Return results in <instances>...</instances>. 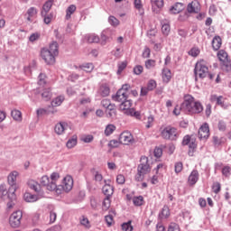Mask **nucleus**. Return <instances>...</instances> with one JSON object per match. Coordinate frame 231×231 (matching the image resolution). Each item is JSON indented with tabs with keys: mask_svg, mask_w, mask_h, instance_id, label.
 Returning a JSON list of instances; mask_svg holds the SVG:
<instances>
[{
	"mask_svg": "<svg viewBox=\"0 0 231 231\" xmlns=\"http://www.w3.org/2000/svg\"><path fill=\"white\" fill-rule=\"evenodd\" d=\"M129 89H131V85L125 84L119 88L116 95L112 96V100L114 102H119L120 111H125V115L127 116H134L137 120L142 118V115L139 111L134 110L133 107V100L127 99L129 97Z\"/></svg>",
	"mask_w": 231,
	"mask_h": 231,
	"instance_id": "1",
	"label": "nucleus"
},
{
	"mask_svg": "<svg viewBox=\"0 0 231 231\" xmlns=\"http://www.w3.org/2000/svg\"><path fill=\"white\" fill-rule=\"evenodd\" d=\"M180 109L188 115H199V113H203V104L199 100H196L194 97L186 95L184 96V101L181 103Z\"/></svg>",
	"mask_w": 231,
	"mask_h": 231,
	"instance_id": "2",
	"label": "nucleus"
},
{
	"mask_svg": "<svg viewBox=\"0 0 231 231\" xmlns=\"http://www.w3.org/2000/svg\"><path fill=\"white\" fill-rule=\"evenodd\" d=\"M57 55H59V43L57 42L51 43L49 49L43 48L41 51L42 59L49 65L55 64Z\"/></svg>",
	"mask_w": 231,
	"mask_h": 231,
	"instance_id": "3",
	"label": "nucleus"
},
{
	"mask_svg": "<svg viewBox=\"0 0 231 231\" xmlns=\"http://www.w3.org/2000/svg\"><path fill=\"white\" fill-rule=\"evenodd\" d=\"M208 75V67L207 66V61L205 60H200L197 61L194 68L195 80L198 81L199 79H206Z\"/></svg>",
	"mask_w": 231,
	"mask_h": 231,
	"instance_id": "4",
	"label": "nucleus"
},
{
	"mask_svg": "<svg viewBox=\"0 0 231 231\" xmlns=\"http://www.w3.org/2000/svg\"><path fill=\"white\" fill-rule=\"evenodd\" d=\"M18 176H19V172L17 171H11L7 176V183L8 185H10L9 196L10 198H12V199H17L15 192L17 191V177Z\"/></svg>",
	"mask_w": 231,
	"mask_h": 231,
	"instance_id": "5",
	"label": "nucleus"
},
{
	"mask_svg": "<svg viewBox=\"0 0 231 231\" xmlns=\"http://www.w3.org/2000/svg\"><path fill=\"white\" fill-rule=\"evenodd\" d=\"M161 136L163 140H170L171 142H176L180 138V133L176 127L168 125L161 132Z\"/></svg>",
	"mask_w": 231,
	"mask_h": 231,
	"instance_id": "6",
	"label": "nucleus"
},
{
	"mask_svg": "<svg viewBox=\"0 0 231 231\" xmlns=\"http://www.w3.org/2000/svg\"><path fill=\"white\" fill-rule=\"evenodd\" d=\"M72 189L73 178L71 176H67L63 179L61 185L56 184V189L54 190L58 194H62V192H69Z\"/></svg>",
	"mask_w": 231,
	"mask_h": 231,
	"instance_id": "7",
	"label": "nucleus"
},
{
	"mask_svg": "<svg viewBox=\"0 0 231 231\" xmlns=\"http://www.w3.org/2000/svg\"><path fill=\"white\" fill-rule=\"evenodd\" d=\"M23 219V211L17 210L12 213L9 217V225L12 228H19L21 226V221Z\"/></svg>",
	"mask_w": 231,
	"mask_h": 231,
	"instance_id": "8",
	"label": "nucleus"
},
{
	"mask_svg": "<svg viewBox=\"0 0 231 231\" xmlns=\"http://www.w3.org/2000/svg\"><path fill=\"white\" fill-rule=\"evenodd\" d=\"M137 171L144 175L151 172V166L149 165V159L147 157H141V163L138 165Z\"/></svg>",
	"mask_w": 231,
	"mask_h": 231,
	"instance_id": "9",
	"label": "nucleus"
},
{
	"mask_svg": "<svg viewBox=\"0 0 231 231\" xmlns=\"http://www.w3.org/2000/svg\"><path fill=\"white\" fill-rule=\"evenodd\" d=\"M40 187H46L47 190L53 191L57 189V183L51 182L50 177L44 175L40 180Z\"/></svg>",
	"mask_w": 231,
	"mask_h": 231,
	"instance_id": "10",
	"label": "nucleus"
},
{
	"mask_svg": "<svg viewBox=\"0 0 231 231\" xmlns=\"http://www.w3.org/2000/svg\"><path fill=\"white\" fill-rule=\"evenodd\" d=\"M119 143H123V145H129L131 143H134V137H133V134H131V132H123L119 135Z\"/></svg>",
	"mask_w": 231,
	"mask_h": 231,
	"instance_id": "11",
	"label": "nucleus"
},
{
	"mask_svg": "<svg viewBox=\"0 0 231 231\" xmlns=\"http://www.w3.org/2000/svg\"><path fill=\"white\" fill-rule=\"evenodd\" d=\"M208 136H210V128L208 124L205 123L199 129L198 137L199 140H208Z\"/></svg>",
	"mask_w": 231,
	"mask_h": 231,
	"instance_id": "12",
	"label": "nucleus"
},
{
	"mask_svg": "<svg viewBox=\"0 0 231 231\" xmlns=\"http://www.w3.org/2000/svg\"><path fill=\"white\" fill-rule=\"evenodd\" d=\"M103 194L106 196V201H107V205H109L110 201L109 199L111 196H113V193L115 192V189L113 186L107 184V180H105V185L103 186Z\"/></svg>",
	"mask_w": 231,
	"mask_h": 231,
	"instance_id": "13",
	"label": "nucleus"
},
{
	"mask_svg": "<svg viewBox=\"0 0 231 231\" xmlns=\"http://www.w3.org/2000/svg\"><path fill=\"white\" fill-rule=\"evenodd\" d=\"M199 180V172L198 171V170H193L188 178V185H189V187H194V185H196Z\"/></svg>",
	"mask_w": 231,
	"mask_h": 231,
	"instance_id": "14",
	"label": "nucleus"
},
{
	"mask_svg": "<svg viewBox=\"0 0 231 231\" xmlns=\"http://www.w3.org/2000/svg\"><path fill=\"white\" fill-rule=\"evenodd\" d=\"M153 14H160V10L163 8V0H150Z\"/></svg>",
	"mask_w": 231,
	"mask_h": 231,
	"instance_id": "15",
	"label": "nucleus"
},
{
	"mask_svg": "<svg viewBox=\"0 0 231 231\" xmlns=\"http://www.w3.org/2000/svg\"><path fill=\"white\" fill-rule=\"evenodd\" d=\"M182 145H189V149H196V147H198V144H196V139H192L189 134L183 137Z\"/></svg>",
	"mask_w": 231,
	"mask_h": 231,
	"instance_id": "16",
	"label": "nucleus"
},
{
	"mask_svg": "<svg viewBox=\"0 0 231 231\" xmlns=\"http://www.w3.org/2000/svg\"><path fill=\"white\" fill-rule=\"evenodd\" d=\"M183 10H185V5H183V3L177 2L170 7V14L176 15V14H180V12H183Z\"/></svg>",
	"mask_w": 231,
	"mask_h": 231,
	"instance_id": "17",
	"label": "nucleus"
},
{
	"mask_svg": "<svg viewBox=\"0 0 231 231\" xmlns=\"http://www.w3.org/2000/svg\"><path fill=\"white\" fill-rule=\"evenodd\" d=\"M66 129H68V123L66 122H60L54 127L56 134L59 135L64 134V131H66Z\"/></svg>",
	"mask_w": 231,
	"mask_h": 231,
	"instance_id": "18",
	"label": "nucleus"
},
{
	"mask_svg": "<svg viewBox=\"0 0 231 231\" xmlns=\"http://www.w3.org/2000/svg\"><path fill=\"white\" fill-rule=\"evenodd\" d=\"M0 194L2 196V198H8L9 201H15V199H12V197H10V189H8L6 188V184H1L0 185Z\"/></svg>",
	"mask_w": 231,
	"mask_h": 231,
	"instance_id": "19",
	"label": "nucleus"
},
{
	"mask_svg": "<svg viewBox=\"0 0 231 231\" xmlns=\"http://www.w3.org/2000/svg\"><path fill=\"white\" fill-rule=\"evenodd\" d=\"M187 10L189 14H198L199 12V2L193 1L188 5Z\"/></svg>",
	"mask_w": 231,
	"mask_h": 231,
	"instance_id": "20",
	"label": "nucleus"
},
{
	"mask_svg": "<svg viewBox=\"0 0 231 231\" xmlns=\"http://www.w3.org/2000/svg\"><path fill=\"white\" fill-rule=\"evenodd\" d=\"M23 199L26 203H35V201H39L40 198L38 195H33L30 192H26L23 195Z\"/></svg>",
	"mask_w": 231,
	"mask_h": 231,
	"instance_id": "21",
	"label": "nucleus"
},
{
	"mask_svg": "<svg viewBox=\"0 0 231 231\" xmlns=\"http://www.w3.org/2000/svg\"><path fill=\"white\" fill-rule=\"evenodd\" d=\"M27 185L32 189V190H34V192H37L38 194L41 192V184L34 180H29Z\"/></svg>",
	"mask_w": 231,
	"mask_h": 231,
	"instance_id": "22",
	"label": "nucleus"
},
{
	"mask_svg": "<svg viewBox=\"0 0 231 231\" xmlns=\"http://www.w3.org/2000/svg\"><path fill=\"white\" fill-rule=\"evenodd\" d=\"M76 69H82L83 71H86V73H91L93 69H95V66H93V63H85L82 65L75 66Z\"/></svg>",
	"mask_w": 231,
	"mask_h": 231,
	"instance_id": "23",
	"label": "nucleus"
},
{
	"mask_svg": "<svg viewBox=\"0 0 231 231\" xmlns=\"http://www.w3.org/2000/svg\"><path fill=\"white\" fill-rule=\"evenodd\" d=\"M38 14V11H37V8L35 7H30L28 10H27V21L28 23H32L33 21V17H35Z\"/></svg>",
	"mask_w": 231,
	"mask_h": 231,
	"instance_id": "24",
	"label": "nucleus"
},
{
	"mask_svg": "<svg viewBox=\"0 0 231 231\" xmlns=\"http://www.w3.org/2000/svg\"><path fill=\"white\" fill-rule=\"evenodd\" d=\"M41 95L44 102L51 100V97H53V93H51V88H44Z\"/></svg>",
	"mask_w": 231,
	"mask_h": 231,
	"instance_id": "25",
	"label": "nucleus"
},
{
	"mask_svg": "<svg viewBox=\"0 0 231 231\" xmlns=\"http://www.w3.org/2000/svg\"><path fill=\"white\" fill-rule=\"evenodd\" d=\"M221 44H223L220 36H215L212 40V48L215 51H217L219 48H221Z\"/></svg>",
	"mask_w": 231,
	"mask_h": 231,
	"instance_id": "26",
	"label": "nucleus"
},
{
	"mask_svg": "<svg viewBox=\"0 0 231 231\" xmlns=\"http://www.w3.org/2000/svg\"><path fill=\"white\" fill-rule=\"evenodd\" d=\"M51 6H53V0H49L45 2L44 5H42L41 15H45L46 14H48L50 10H51Z\"/></svg>",
	"mask_w": 231,
	"mask_h": 231,
	"instance_id": "27",
	"label": "nucleus"
},
{
	"mask_svg": "<svg viewBox=\"0 0 231 231\" xmlns=\"http://www.w3.org/2000/svg\"><path fill=\"white\" fill-rule=\"evenodd\" d=\"M171 79H172L171 69H162V82H164L165 84H169V82H171Z\"/></svg>",
	"mask_w": 231,
	"mask_h": 231,
	"instance_id": "28",
	"label": "nucleus"
},
{
	"mask_svg": "<svg viewBox=\"0 0 231 231\" xmlns=\"http://www.w3.org/2000/svg\"><path fill=\"white\" fill-rule=\"evenodd\" d=\"M110 93H111V88H109L107 85H102L99 88L98 94L100 95V97H109Z\"/></svg>",
	"mask_w": 231,
	"mask_h": 231,
	"instance_id": "29",
	"label": "nucleus"
},
{
	"mask_svg": "<svg viewBox=\"0 0 231 231\" xmlns=\"http://www.w3.org/2000/svg\"><path fill=\"white\" fill-rule=\"evenodd\" d=\"M64 100H65L64 96H58L57 97L52 99L51 104L52 107H59V106L62 105V102H64Z\"/></svg>",
	"mask_w": 231,
	"mask_h": 231,
	"instance_id": "30",
	"label": "nucleus"
},
{
	"mask_svg": "<svg viewBox=\"0 0 231 231\" xmlns=\"http://www.w3.org/2000/svg\"><path fill=\"white\" fill-rule=\"evenodd\" d=\"M226 143V138L225 137H217V136H213V145H215V147H219V145H223V143Z\"/></svg>",
	"mask_w": 231,
	"mask_h": 231,
	"instance_id": "31",
	"label": "nucleus"
},
{
	"mask_svg": "<svg viewBox=\"0 0 231 231\" xmlns=\"http://www.w3.org/2000/svg\"><path fill=\"white\" fill-rule=\"evenodd\" d=\"M217 58L220 62H226L228 60V53H226V51L224 50H220L217 52Z\"/></svg>",
	"mask_w": 231,
	"mask_h": 231,
	"instance_id": "32",
	"label": "nucleus"
},
{
	"mask_svg": "<svg viewBox=\"0 0 231 231\" xmlns=\"http://www.w3.org/2000/svg\"><path fill=\"white\" fill-rule=\"evenodd\" d=\"M212 100H216L217 106H220L223 109H226L228 106L225 105L223 102V97L222 96H212Z\"/></svg>",
	"mask_w": 231,
	"mask_h": 231,
	"instance_id": "33",
	"label": "nucleus"
},
{
	"mask_svg": "<svg viewBox=\"0 0 231 231\" xmlns=\"http://www.w3.org/2000/svg\"><path fill=\"white\" fill-rule=\"evenodd\" d=\"M11 116L17 122H21L23 120V114L17 109L11 111Z\"/></svg>",
	"mask_w": 231,
	"mask_h": 231,
	"instance_id": "34",
	"label": "nucleus"
},
{
	"mask_svg": "<svg viewBox=\"0 0 231 231\" xmlns=\"http://www.w3.org/2000/svg\"><path fill=\"white\" fill-rule=\"evenodd\" d=\"M85 39H86V41H88L90 43L100 42V38L97 34H87L85 36Z\"/></svg>",
	"mask_w": 231,
	"mask_h": 231,
	"instance_id": "35",
	"label": "nucleus"
},
{
	"mask_svg": "<svg viewBox=\"0 0 231 231\" xmlns=\"http://www.w3.org/2000/svg\"><path fill=\"white\" fill-rule=\"evenodd\" d=\"M134 207H142L143 205V196L140 195L133 198Z\"/></svg>",
	"mask_w": 231,
	"mask_h": 231,
	"instance_id": "36",
	"label": "nucleus"
},
{
	"mask_svg": "<svg viewBox=\"0 0 231 231\" xmlns=\"http://www.w3.org/2000/svg\"><path fill=\"white\" fill-rule=\"evenodd\" d=\"M77 10V6L75 5H69L66 10V19H71V14H75V11Z\"/></svg>",
	"mask_w": 231,
	"mask_h": 231,
	"instance_id": "37",
	"label": "nucleus"
},
{
	"mask_svg": "<svg viewBox=\"0 0 231 231\" xmlns=\"http://www.w3.org/2000/svg\"><path fill=\"white\" fill-rule=\"evenodd\" d=\"M116 129V126H115V125H107L105 129L106 136H111V134L115 133Z\"/></svg>",
	"mask_w": 231,
	"mask_h": 231,
	"instance_id": "38",
	"label": "nucleus"
},
{
	"mask_svg": "<svg viewBox=\"0 0 231 231\" xmlns=\"http://www.w3.org/2000/svg\"><path fill=\"white\" fill-rule=\"evenodd\" d=\"M162 32L163 35H169V33H171V25L162 22Z\"/></svg>",
	"mask_w": 231,
	"mask_h": 231,
	"instance_id": "39",
	"label": "nucleus"
},
{
	"mask_svg": "<svg viewBox=\"0 0 231 231\" xmlns=\"http://www.w3.org/2000/svg\"><path fill=\"white\" fill-rule=\"evenodd\" d=\"M222 176H224V178H230L231 176L230 166L226 165L222 168Z\"/></svg>",
	"mask_w": 231,
	"mask_h": 231,
	"instance_id": "40",
	"label": "nucleus"
},
{
	"mask_svg": "<svg viewBox=\"0 0 231 231\" xmlns=\"http://www.w3.org/2000/svg\"><path fill=\"white\" fill-rule=\"evenodd\" d=\"M144 66H145L146 69H152V68H156V60H147L144 62Z\"/></svg>",
	"mask_w": 231,
	"mask_h": 231,
	"instance_id": "41",
	"label": "nucleus"
},
{
	"mask_svg": "<svg viewBox=\"0 0 231 231\" xmlns=\"http://www.w3.org/2000/svg\"><path fill=\"white\" fill-rule=\"evenodd\" d=\"M42 17L43 18V22L45 24H50L51 23V20L53 19V14L45 13V14H42Z\"/></svg>",
	"mask_w": 231,
	"mask_h": 231,
	"instance_id": "42",
	"label": "nucleus"
},
{
	"mask_svg": "<svg viewBox=\"0 0 231 231\" xmlns=\"http://www.w3.org/2000/svg\"><path fill=\"white\" fill-rule=\"evenodd\" d=\"M77 145V136H73L71 139H69L67 142L68 149H73Z\"/></svg>",
	"mask_w": 231,
	"mask_h": 231,
	"instance_id": "43",
	"label": "nucleus"
},
{
	"mask_svg": "<svg viewBox=\"0 0 231 231\" xmlns=\"http://www.w3.org/2000/svg\"><path fill=\"white\" fill-rule=\"evenodd\" d=\"M111 41V38L107 35H106V32H103L101 33V44L102 46H106L107 42Z\"/></svg>",
	"mask_w": 231,
	"mask_h": 231,
	"instance_id": "44",
	"label": "nucleus"
},
{
	"mask_svg": "<svg viewBox=\"0 0 231 231\" xmlns=\"http://www.w3.org/2000/svg\"><path fill=\"white\" fill-rule=\"evenodd\" d=\"M217 129L221 133H225L226 131V123L223 120L218 121Z\"/></svg>",
	"mask_w": 231,
	"mask_h": 231,
	"instance_id": "45",
	"label": "nucleus"
},
{
	"mask_svg": "<svg viewBox=\"0 0 231 231\" xmlns=\"http://www.w3.org/2000/svg\"><path fill=\"white\" fill-rule=\"evenodd\" d=\"M156 86H157L156 80H154V79H150V80L148 81V84H147L146 88H147V89H149L150 91H154V89H156Z\"/></svg>",
	"mask_w": 231,
	"mask_h": 231,
	"instance_id": "46",
	"label": "nucleus"
},
{
	"mask_svg": "<svg viewBox=\"0 0 231 231\" xmlns=\"http://www.w3.org/2000/svg\"><path fill=\"white\" fill-rule=\"evenodd\" d=\"M199 53H200V51H199V48H198V47H193L189 51V55H190L191 57H198V55H199Z\"/></svg>",
	"mask_w": 231,
	"mask_h": 231,
	"instance_id": "47",
	"label": "nucleus"
},
{
	"mask_svg": "<svg viewBox=\"0 0 231 231\" xmlns=\"http://www.w3.org/2000/svg\"><path fill=\"white\" fill-rule=\"evenodd\" d=\"M134 6L139 12H142V10H143V5L142 4V0H134Z\"/></svg>",
	"mask_w": 231,
	"mask_h": 231,
	"instance_id": "48",
	"label": "nucleus"
},
{
	"mask_svg": "<svg viewBox=\"0 0 231 231\" xmlns=\"http://www.w3.org/2000/svg\"><path fill=\"white\" fill-rule=\"evenodd\" d=\"M117 75H122V71L127 68V63L125 61H123L117 65Z\"/></svg>",
	"mask_w": 231,
	"mask_h": 231,
	"instance_id": "49",
	"label": "nucleus"
},
{
	"mask_svg": "<svg viewBox=\"0 0 231 231\" xmlns=\"http://www.w3.org/2000/svg\"><path fill=\"white\" fill-rule=\"evenodd\" d=\"M105 222L106 223L107 226H112L115 220L113 219V215H106L105 216Z\"/></svg>",
	"mask_w": 231,
	"mask_h": 231,
	"instance_id": "50",
	"label": "nucleus"
},
{
	"mask_svg": "<svg viewBox=\"0 0 231 231\" xmlns=\"http://www.w3.org/2000/svg\"><path fill=\"white\" fill-rule=\"evenodd\" d=\"M108 23L111 26H118V24H120V22L115 16H109Z\"/></svg>",
	"mask_w": 231,
	"mask_h": 231,
	"instance_id": "51",
	"label": "nucleus"
},
{
	"mask_svg": "<svg viewBox=\"0 0 231 231\" xmlns=\"http://www.w3.org/2000/svg\"><path fill=\"white\" fill-rule=\"evenodd\" d=\"M38 84L39 86H44V84H46V74L41 73L38 76Z\"/></svg>",
	"mask_w": 231,
	"mask_h": 231,
	"instance_id": "52",
	"label": "nucleus"
},
{
	"mask_svg": "<svg viewBox=\"0 0 231 231\" xmlns=\"http://www.w3.org/2000/svg\"><path fill=\"white\" fill-rule=\"evenodd\" d=\"M212 190L215 194H219L221 192V183L215 182L212 186Z\"/></svg>",
	"mask_w": 231,
	"mask_h": 231,
	"instance_id": "53",
	"label": "nucleus"
},
{
	"mask_svg": "<svg viewBox=\"0 0 231 231\" xmlns=\"http://www.w3.org/2000/svg\"><path fill=\"white\" fill-rule=\"evenodd\" d=\"M122 230L124 231H133L134 230V227L133 226L131 225V221H128L126 223H124L122 225Z\"/></svg>",
	"mask_w": 231,
	"mask_h": 231,
	"instance_id": "54",
	"label": "nucleus"
},
{
	"mask_svg": "<svg viewBox=\"0 0 231 231\" xmlns=\"http://www.w3.org/2000/svg\"><path fill=\"white\" fill-rule=\"evenodd\" d=\"M159 217L167 219V217H169V208L163 207L162 212L159 214Z\"/></svg>",
	"mask_w": 231,
	"mask_h": 231,
	"instance_id": "55",
	"label": "nucleus"
},
{
	"mask_svg": "<svg viewBox=\"0 0 231 231\" xmlns=\"http://www.w3.org/2000/svg\"><path fill=\"white\" fill-rule=\"evenodd\" d=\"M153 154H154L155 158H162V156L163 154V150L161 147H155V149L153 151Z\"/></svg>",
	"mask_w": 231,
	"mask_h": 231,
	"instance_id": "56",
	"label": "nucleus"
},
{
	"mask_svg": "<svg viewBox=\"0 0 231 231\" xmlns=\"http://www.w3.org/2000/svg\"><path fill=\"white\" fill-rule=\"evenodd\" d=\"M174 169H175L176 174H180V172L183 171V163L181 162H176Z\"/></svg>",
	"mask_w": 231,
	"mask_h": 231,
	"instance_id": "57",
	"label": "nucleus"
},
{
	"mask_svg": "<svg viewBox=\"0 0 231 231\" xmlns=\"http://www.w3.org/2000/svg\"><path fill=\"white\" fill-rule=\"evenodd\" d=\"M167 231H180V226L176 223H171L168 226V230Z\"/></svg>",
	"mask_w": 231,
	"mask_h": 231,
	"instance_id": "58",
	"label": "nucleus"
},
{
	"mask_svg": "<svg viewBox=\"0 0 231 231\" xmlns=\"http://www.w3.org/2000/svg\"><path fill=\"white\" fill-rule=\"evenodd\" d=\"M134 75H142L143 73V67L142 65H136L134 68Z\"/></svg>",
	"mask_w": 231,
	"mask_h": 231,
	"instance_id": "59",
	"label": "nucleus"
},
{
	"mask_svg": "<svg viewBox=\"0 0 231 231\" xmlns=\"http://www.w3.org/2000/svg\"><path fill=\"white\" fill-rule=\"evenodd\" d=\"M36 115H37L38 118L40 116H44V115H48V109L39 108V109L36 110Z\"/></svg>",
	"mask_w": 231,
	"mask_h": 231,
	"instance_id": "60",
	"label": "nucleus"
},
{
	"mask_svg": "<svg viewBox=\"0 0 231 231\" xmlns=\"http://www.w3.org/2000/svg\"><path fill=\"white\" fill-rule=\"evenodd\" d=\"M55 221H57V213L53 210L50 211V223L53 224Z\"/></svg>",
	"mask_w": 231,
	"mask_h": 231,
	"instance_id": "61",
	"label": "nucleus"
},
{
	"mask_svg": "<svg viewBox=\"0 0 231 231\" xmlns=\"http://www.w3.org/2000/svg\"><path fill=\"white\" fill-rule=\"evenodd\" d=\"M116 182L118 185H124V183H125V177L123 174H118L116 177Z\"/></svg>",
	"mask_w": 231,
	"mask_h": 231,
	"instance_id": "62",
	"label": "nucleus"
},
{
	"mask_svg": "<svg viewBox=\"0 0 231 231\" xmlns=\"http://www.w3.org/2000/svg\"><path fill=\"white\" fill-rule=\"evenodd\" d=\"M107 118H115L116 116V110H106Z\"/></svg>",
	"mask_w": 231,
	"mask_h": 231,
	"instance_id": "63",
	"label": "nucleus"
},
{
	"mask_svg": "<svg viewBox=\"0 0 231 231\" xmlns=\"http://www.w3.org/2000/svg\"><path fill=\"white\" fill-rule=\"evenodd\" d=\"M144 176H145V174L137 171V174L134 177L135 181H143Z\"/></svg>",
	"mask_w": 231,
	"mask_h": 231,
	"instance_id": "64",
	"label": "nucleus"
}]
</instances>
